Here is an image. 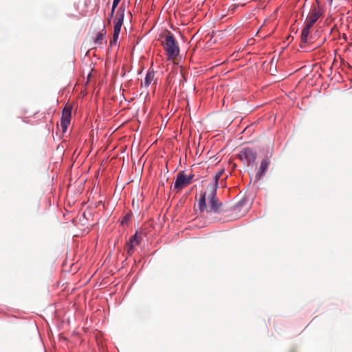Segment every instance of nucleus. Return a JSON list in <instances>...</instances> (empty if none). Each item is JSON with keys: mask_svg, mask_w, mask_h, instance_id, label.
<instances>
[{"mask_svg": "<svg viewBox=\"0 0 352 352\" xmlns=\"http://www.w3.org/2000/svg\"><path fill=\"white\" fill-rule=\"evenodd\" d=\"M197 206L202 213H219L222 211V203L217 197V184L208 185L206 190L200 194Z\"/></svg>", "mask_w": 352, "mask_h": 352, "instance_id": "nucleus-1", "label": "nucleus"}, {"mask_svg": "<svg viewBox=\"0 0 352 352\" xmlns=\"http://www.w3.org/2000/svg\"><path fill=\"white\" fill-rule=\"evenodd\" d=\"M164 38V41L162 42L164 49L166 52L168 59L173 60L179 53L178 43L174 38L173 34L169 31H166L165 33Z\"/></svg>", "mask_w": 352, "mask_h": 352, "instance_id": "nucleus-2", "label": "nucleus"}, {"mask_svg": "<svg viewBox=\"0 0 352 352\" xmlns=\"http://www.w3.org/2000/svg\"><path fill=\"white\" fill-rule=\"evenodd\" d=\"M308 32L305 37H303V30L301 32L300 40L301 44L300 45V48L303 49L305 47L306 44H315V48L320 47L325 41L324 38L320 37V32L319 30H316L313 32L311 31V29L307 30Z\"/></svg>", "mask_w": 352, "mask_h": 352, "instance_id": "nucleus-3", "label": "nucleus"}, {"mask_svg": "<svg viewBox=\"0 0 352 352\" xmlns=\"http://www.w3.org/2000/svg\"><path fill=\"white\" fill-rule=\"evenodd\" d=\"M322 12L320 8L319 7L318 3L316 2L312 4L310 12L307 17L305 21V26L303 28V37H305L307 34V30L311 29L314 24L317 21V20L321 16Z\"/></svg>", "mask_w": 352, "mask_h": 352, "instance_id": "nucleus-4", "label": "nucleus"}, {"mask_svg": "<svg viewBox=\"0 0 352 352\" xmlns=\"http://www.w3.org/2000/svg\"><path fill=\"white\" fill-rule=\"evenodd\" d=\"M256 152L248 147L242 148L238 154L239 158L248 164L254 163L256 159Z\"/></svg>", "mask_w": 352, "mask_h": 352, "instance_id": "nucleus-5", "label": "nucleus"}, {"mask_svg": "<svg viewBox=\"0 0 352 352\" xmlns=\"http://www.w3.org/2000/svg\"><path fill=\"white\" fill-rule=\"evenodd\" d=\"M190 184V179L184 174V171H180L177 173L175 182L173 187V191L179 192L183 188Z\"/></svg>", "mask_w": 352, "mask_h": 352, "instance_id": "nucleus-6", "label": "nucleus"}, {"mask_svg": "<svg viewBox=\"0 0 352 352\" xmlns=\"http://www.w3.org/2000/svg\"><path fill=\"white\" fill-rule=\"evenodd\" d=\"M72 107L69 104H66L62 112V117L60 121V127L63 133H65L71 121V113Z\"/></svg>", "mask_w": 352, "mask_h": 352, "instance_id": "nucleus-7", "label": "nucleus"}, {"mask_svg": "<svg viewBox=\"0 0 352 352\" xmlns=\"http://www.w3.org/2000/svg\"><path fill=\"white\" fill-rule=\"evenodd\" d=\"M140 236L138 232L133 236H131L126 245V250L128 256H131L135 252V248L140 244Z\"/></svg>", "mask_w": 352, "mask_h": 352, "instance_id": "nucleus-8", "label": "nucleus"}, {"mask_svg": "<svg viewBox=\"0 0 352 352\" xmlns=\"http://www.w3.org/2000/svg\"><path fill=\"white\" fill-rule=\"evenodd\" d=\"M270 163L271 162L268 157H265L262 160L260 167L255 175V179L256 181L261 179L265 175Z\"/></svg>", "mask_w": 352, "mask_h": 352, "instance_id": "nucleus-9", "label": "nucleus"}, {"mask_svg": "<svg viewBox=\"0 0 352 352\" xmlns=\"http://www.w3.org/2000/svg\"><path fill=\"white\" fill-rule=\"evenodd\" d=\"M119 14V16L116 18V22L113 27V33L116 35H119L121 30L122 25L123 23L124 19V10H122L120 8L117 12Z\"/></svg>", "mask_w": 352, "mask_h": 352, "instance_id": "nucleus-10", "label": "nucleus"}, {"mask_svg": "<svg viewBox=\"0 0 352 352\" xmlns=\"http://www.w3.org/2000/svg\"><path fill=\"white\" fill-rule=\"evenodd\" d=\"M155 77V72L153 70H148L146 77L144 79V81L142 82V86H144L146 87H148L151 82L153 80Z\"/></svg>", "mask_w": 352, "mask_h": 352, "instance_id": "nucleus-11", "label": "nucleus"}, {"mask_svg": "<svg viewBox=\"0 0 352 352\" xmlns=\"http://www.w3.org/2000/svg\"><path fill=\"white\" fill-rule=\"evenodd\" d=\"M106 34V29L104 26L102 30L97 33L96 37L94 39V43L96 45H100L102 44V41L104 40V36Z\"/></svg>", "mask_w": 352, "mask_h": 352, "instance_id": "nucleus-12", "label": "nucleus"}, {"mask_svg": "<svg viewBox=\"0 0 352 352\" xmlns=\"http://www.w3.org/2000/svg\"><path fill=\"white\" fill-rule=\"evenodd\" d=\"M223 170H221L216 173L214 176V182L213 183H210V184H217V188H218V180L221 177L222 174L223 173Z\"/></svg>", "mask_w": 352, "mask_h": 352, "instance_id": "nucleus-13", "label": "nucleus"}, {"mask_svg": "<svg viewBox=\"0 0 352 352\" xmlns=\"http://www.w3.org/2000/svg\"><path fill=\"white\" fill-rule=\"evenodd\" d=\"M119 35H116L114 33L113 34V37L110 41V45H113V44H116Z\"/></svg>", "mask_w": 352, "mask_h": 352, "instance_id": "nucleus-14", "label": "nucleus"}, {"mask_svg": "<svg viewBox=\"0 0 352 352\" xmlns=\"http://www.w3.org/2000/svg\"><path fill=\"white\" fill-rule=\"evenodd\" d=\"M121 0H113L112 6L116 8Z\"/></svg>", "mask_w": 352, "mask_h": 352, "instance_id": "nucleus-15", "label": "nucleus"}, {"mask_svg": "<svg viewBox=\"0 0 352 352\" xmlns=\"http://www.w3.org/2000/svg\"><path fill=\"white\" fill-rule=\"evenodd\" d=\"M116 8H114L112 6L111 8V13H110V17H112L113 14H114V12H115V10H116Z\"/></svg>", "mask_w": 352, "mask_h": 352, "instance_id": "nucleus-16", "label": "nucleus"}, {"mask_svg": "<svg viewBox=\"0 0 352 352\" xmlns=\"http://www.w3.org/2000/svg\"><path fill=\"white\" fill-rule=\"evenodd\" d=\"M193 177H194L193 175H190L189 176H187V178L190 179V184L192 183Z\"/></svg>", "mask_w": 352, "mask_h": 352, "instance_id": "nucleus-17", "label": "nucleus"}, {"mask_svg": "<svg viewBox=\"0 0 352 352\" xmlns=\"http://www.w3.org/2000/svg\"><path fill=\"white\" fill-rule=\"evenodd\" d=\"M290 352H295V351H290Z\"/></svg>", "mask_w": 352, "mask_h": 352, "instance_id": "nucleus-18", "label": "nucleus"}]
</instances>
